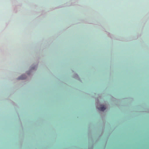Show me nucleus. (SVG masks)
<instances>
[{
  "label": "nucleus",
  "instance_id": "f257e3e1",
  "mask_svg": "<svg viewBox=\"0 0 149 149\" xmlns=\"http://www.w3.org/2000/svg\"><path fill=\"white\" fill-rule=\"evenodd\" d=\"M98 109L102 111H104L106 109V108L104 105H102L98 108Z\"/></svg>",
  "mask_w": 149,
  "mask_h": 149
},
{
  "label": "nucleus",
  "instance_id": "f03ea898",
  "mask_svg": "<svg viewBox=\"0 0 149 149\" xmlns=\"http://www.w3.org/2000/svg\"><path fill=\"white\" fill-rule=\"evenodd\" d=\"M26 78V76L25 75L23 74L20 77H19L18 79H24Z\"/></svg>",
  "mask_w": 149,
  "mask_h": 149
}]
</instances>
